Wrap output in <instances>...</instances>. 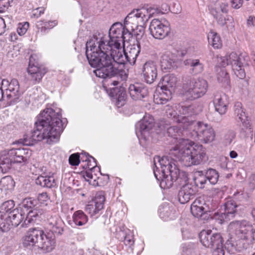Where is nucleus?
<instances>
[{
    "label": "nucleus",
    "instance_id": "f257e3e1",
    "mask_svg": "<svg viewBox=\"0 0 255 255\" xmlns=\"http://www.w3.org/2000/svg\"><path fill=\"white\" fill-rule=\"evenodd\" d=\"M128 29L121 23L112 25L109 32L110 40L103 37L94 36L86 44V55L89 64L97 69L94 71L96 76L103 79H110L118 76V81H113L111 85L121 83L118 93L117 106L120 108L126 103L127 80L128 74L123 69L128 61V53L125 46L124 35Z\"/></svg>",
    "mask_w": 255,
    "mask_h": 255
},
{
    "label": "nucleus",
    "instance_id": "f03ea898",
    "mask_svg": "<svg viewBox=\"0 0 255 255\" xmlns=\"http://www.w3.org/2000/svg\"><path fill=\"white\" fill-rule=\"evenodd\" d=\"M179 140L178 144L170 149L169 155L162 158L159 156L154 157L153 172L157 180H159L157 172L160 170L156 165V160L163 174L171 172V176L175 177L177 172L180 170L177 167V161H180L186 166H190L198 165L205 160L206 155L202 145L195 144L187 139L179 138Z\"/></svg>",
    "mask_w": 255,
    "mask_h": 255
},
{
    "label": "nucleus",
    "instance_id": "7ed1b4c3",
    "mask_svg": "<svg viewBox=\"0 0 255 255\" xmlns=\"http://www.w3.org/2000/svg\"><path fill=\"white\" fill-rule=\"evenodd\" d=\"M61 117L59 113L55 112L52 109H45L39 115L37 121L35 123L36 129L29 135H25L23 144L33 145L45 139L49 144L57 141L64 129Z\"/></svg>",
    "mask_w": 255,
    "mask_h": 255
},
{
    "label": "nucleus",
    "instance_id": "20e7f679",
    "mask_svg": "<svg viewBox=\"0 0 255 255\" xmlns=\"http://www.w3.org/2000/svg\"><path fill=\"white\" fill-rule=\"evenodd\" d=\"M201 111V108L197 104L182 106L179 113L171 106L165 107L167 117L172 122L180 124L183 129H192V126L198 122L194 120L193 116Z\"/></svg>",
    "mask_w": 255,
    "mask_h": 255
},
{
    "label": "nucleus",
    "instance_id": "39448f33",
    "mask_svg": "<svg viewBox=\"0 0 255 255\" xmlns=\"http://www.w3.org/2000/svg\"><path fill=\"white\" fill-rule=\"evenodd\" d=\"M207 81L202 79H188L183 85V95L189 100H193L203 96L207 92Z\"/></svg>",
    "mask_w": 255,
    "mask_h": 255
},
{
    "label": "nucleus",
    "instance_id": "423d86ee",
    "mask_svg": "<svg viewBox=\"0 0 255 255\" xmlns=\"http://www.w3.org/2000/svg\"><path fill=\"white\" fill-rule=\"evenodd\" d=\"M229 228L241 240L253 242L255 240V229L246 220L235 221L230 223Z\"/></svg>",
    "mask_w": 255,
    "mask_h": 255
},
{
    "label": "nucleus",
    "instance_id": "0eeeda50",
    "mask_svg": "<svg viewBox=\"0 0 255 255\" xmlns=\"http://www.w3.org/2000/svg\"><path fill=\"white\" fill-rule=\"evenodd\" d=\"M25 214L20 208H15L9 212L3 221L0 220V229L2 232L8 231L12 227H17L24 221Z\"/></svg>",
    "mask_w": 255,
    "mask_h": 255
},
{
    "label": "nucleus",
    "instance_id": "6e6552de",
    "mask_svg": "<svg viewBox=\"0 0 255 255\" xmlns=\"http://www.w3.org/2000/svg\"><path fill=\"white\" fill-rule=\"evenodd\" d=\"M226 60H223V66L231 65L235 74L240 79H243L245 77V72L243 68L245 64V57L243 54L238 55L235 52H232L226 56Z\"/></svg>",
    "mask_w": 255,
    "mask_h": 255
},
{
    "label": "nucleus",
    "instance_id": "1a4fd4ad",
    "mask_svg": "<svg viewBox=\"0 0 255 255\" xmlns=\"http://www.w3.org/2000/svg\"><path fill=\"white\" fill-rule=\"evenodd\" d=\"M155 122L153 117L149 114H145L143 118L135 125L136 134L144 140H147L153 131Z\"/></svg>",
    "mask_w": 255,
    "mask_h": 255
},
{
    "label": "nucleus",
    "instance_id": "9d476101",
    "mask_svg": "<svg viewBox=\"0 0 255 255\" xmlns=\"http://www.w3.org/2000/svg\"><path fill=\"white\" fill-rule=\"evenodd\" d=\"M1 87L5 91L6 98L9 105L17 103L21 95L19 92V83L16 79H12L10 82L7 79H3L0 82Z\"/></svg>",
    "mask_w": 255,
    "mask_h": 255
},
{
    "label": "nucleus",
    "instance_id": "9b49d317",
    "mask_svg": "<svg viewBox=\"0 0 255 255\" xmlns=\"http://www.w3.org/2000/svg\"><path fill=\"white\" fill-rule=\"evenodd\" d=\"M151 35L156 39H162L170 32V24L165 19L154 18L151 20L149 28Z\"/></svg>",
    "mask_w": 255,
    "mask_h": 255
},
{
    "label": "nucleus",
    "instance_id": "f8f14e48",
    "mask_svg": "<svg viewBox=\"0 0 255 255\" xmlns=\"http://www.w3.org/2000/svg\"><path fill=\"white\" fill-rule=\"evenodd\" d=\"M191 130H193L199 140L205 143L211 142L214 139V130L212 127L207 124L198 122L192 126Z\"/></svg>",
    "mask_w": 255,
    "mask_h": 255
},
{
    "label": "nucleus",
    "instance_id": "ddd939ff",
    "mask_svg": "<svg viewBox=\"0 0 255 255\" xmlns=\"http://www.w3.org/2000/svg\"><path fill=\"white\" fill-rule=\"evenodd\" d=\"M201 243L206 248H212L224 242L220 233H214L211 230H203L199 234Z\"/></svg>",
    "mask_w": 255,
    "mask_h": 255
},
{
    "label": "nucleus",
    "instance_id": "4468645a",
    "mask_svg": "<svg viewBox=\"0 0 255 255\" xmlns=\"http://www.w3.org/2000/svg\"><path fill=\"white\" fill-rule=\"evenodd\" d=\"M169 175L166 174V173L163 174L161 172V174L160 172H157L158 178L159 180H157L160 181V186L161 188L167 189L171 187L173 184L174 182L178 181V183L182 181H186L187 179V175L185 172L183 171L179 170V172L176 173V177H172L171 172H168Z\"/></svg>",
    "mask_w": 255,
    "mask_h": 255
},
{
    "label": "nucleus",
    "instance_id": "2eb2a0df",
    "mask_svg": "<svg viewBox=\"0 0 255 255\" xmlns=\"http://www.w3.org/2000/svg\"><path fill=\"white\" fill-rule=\"evenodd\" d=\"M36 55H31L29 58L27 72L31 76V80L34 84L39 83L46 71L44 68L38 66Z\"/></svg>",
    "mask_w": 255,
    "mask_h": 255
},
{
    "label": "nucleus",
    "instance_id": "dca6fc26",
    "mask_svg": "<svg viewBox=\"0 0 255 255\" xmlns=\"http://www.w3.org/2000/svg\"><path fill=\"white\" fill-rule=\"evenodd\" d=\"M44 237V232L39 228H30L26 232L23 239V245L25 247H37L38 243L42 240Z\"/></svg>",
    "mask_w": 255,
    "mask_h": 255
},
{
    "label": "nucleus",
    "instance_id": "f3484780",
    "mask_svg": "<svg viewBox=\"0 0 255 255\" xmlns=\"http://www.w3.org/2000/svg\"><path fill=\"white\" fill-rule=\"evenodd\" d=\"M238 206L234 200L231 198L227 199L223 204L224 212L221 213L219 219L222 222L231 220L235 216Z\"/></svg>",
    "mask_w": 255,
    "mask_h": 255
},
{
    "label": "nucleus",
    "instance_id": "a211bd4d",
    "mask_svg": "<svg viewBox=\"0 0 255 255\" xmlns=\"http://www.w3.org/2000/svg\"><path fill=\"white\" fill-rule=\"evenodd\" d=\"M105 201V197L103 192H98L96 193L95 199L93 200L94 204H90L87 205L85 208V211L91 217H93L103 209Z\"/></svg>",
    "mask_w": 255,
    "mask_h": 255
},
{
    "label": "nucleus",
    "instance_id": "6ab92c4d",
    "mask_svg": "<svg viewBox=\"0 0 255 255\" xmlns=\"http://www.w3.org/2000/svg\"><path fill=\"white\" fill-rule=\"evenodd\" d=\"M197 192V188L191 184H186L178 192V198L181 204H185L192 199Z\"/></svg>",
    "mask_w": 255,
    "mask_h": 255
},
{
    "label": "nucleus",
    "instance_id": "aec40b11",
    "mask_svg": "<svg viewBox=\"0 0 255 255\" xmlns=\"http://www.w3.org/2000/svg\"><path fill=\"white\" fill-rule=\"evenodd\" d=\"M142 74L144 79L147 83H152L157 76V70L156 64L152 61L146 62L143 66Z\"/></svg>",
    "mask_w": 255,
    "mask_h": 255
},
{
    "label": "nucleus",
    "instance_id": "412c9836",
    "mask_svg": "<svg viewBox=\"0 0 255 255\" xmlns=\"http://www.w3.org/2000/svg\"><path fill=\"white\" fill-rule=\"evenodd\" d=\"M234 114L236 120L238 122H241L243 126L246 128L250 126V120L246 113V110L244 108L241 102H237L235 103Z\"/></svg>",
    "mask_w": 255,
    "mask_h": 255
},
{
    "label": "nucleus",
    "instance_id": "4be33fe9",
    "mask_svg": "<svg viewBox=\"0 0 255 255\" xmlns=\"http://www.w3.org/2000/svg\"><path fill=\"white\" fill-rule=\"evenodd\" d=\"M144 33L143 27L140 25H137L135 24V28L131 26V28H128V47L130 46L137 45L140 46L139 40L141 39Z\"/></svg>",
    "mask_w": 255,
    "mask_h": 255
},
{
    "label": "nucleus",
    "instance_id": "5701e85b",
    "mask_svg": "<svg viewBox=\"0 0 255 255\" xmlns=\"http://www.w3.org/2000/svg\"><path fill=\"white\" fill-rule=\"evenodd\" d=\"M216 111L220 115L226 113L229 105L228 97L225 94L217 93L213 100Z\"/></svg>",
    "mask_w": 255,
    "mask_h": 255
},
{
    "label": "nucleus",
    "instance_id": "b1692460",
    "mask_svg": "<svg viewBox=\"0 0 255 255\" xmlns=\"http://www.w3.org/2000/svg\"><path fill=\"white\" fill-rule=\"evenodd\" d=\"M148 90L141 84H130L128 86V94L133 100H141L147 95Z\"/></svg>",
    "mask_w": 255,
    "mask_h": 255
},
{
    "label": "nucleus",
    "instance_id": "393cba45",
    "mask_svg": "<svg viewBox=\"0 0 255 255\" xmlns=\"http://www.w3.org/2000/svg\"><path fill=\"white\" fill-rule=\"evenodd\" d=\"M170 122L165 120H161L158 123V127L161 130H166L168 136L178 139L182 134V129L177 126H170Z\"/></svg>",
    "mask_w": 255,
    "mask_h": 255
},
{
    "label": "nucleus",
    "instance_id": "a878e982",
    "mask_svg": "<svg viewBox=\"0 0 255 255\" xmlns=\"http://www.w3.org/2000/svg\"><path fill=\"white\" fill-rule=\"evenodd\" d=\"M55 243L54 235L50 233L47 234L44 233V237H42V240H40V242L38 243L37 247L46 253H49L54 249Z\"/></svg>",
    "mask_w": 255,
    "mask_h": 255
},
{
    "label": "nucleus",
    "instance_id": "bb28decb",
    "mask_svg": "<svg viewBox=\"0 0 255 255\" xmlns=\"http://www.w3.org/2000/svg\"><path fill=\"white\" fill-rule=\"evenodd\" d=\"M45 213V210L42 208V206H38L30 210L26 215V218L21 225L23 228H26L31 223H33L37 217L42 215Z\"/></svg>",
    "mask_w": 255,
    "mask_h": 255
},
{
    "label": "nucleus",
    "instance_id": "cd10ccee",
    "mask_svg": "<svg viewBox=\"0 0 255 255\" xmlns=\"http://www.w3.org/2000/svg\"><path fill=\"white\" fill-rule=\"evenodd\" d=\"M177 82V78L173 74H167L164 76L158 83V87L160 89L166 91H170L172 93L173 88L175 86Z\"/></svg>",
    "mask_w": 255,
    "mask_h": 255
},
{
    "label": "nucleus",
    "instance_id": "c85d7f7f",
    "mask_svg": "<svg viewBox=\"0 0 255 255\" xmlns=\"http://www.w3.org/2000/svg\"><path fill=\"white\" fill-rule=\"evenodd\" d=\"M176 57L170 52L164 54L160 60L161 68L164 70H170L176 66Z\"/></svg>",
    "mask_w": 255,
    "mask_h": 255
},
{
    "label": "nucleus",
    "instance_id": "c756f323",
    "mask_svg": "<svg viewBox=\"0 0 255 255\" xmlns=\"http://www.w3.org/2000/svg\"><path fill=\"white\" fill-rule=\"evenodd\" d=\"M186 66L190 67V72L193 75H197L202 73L204 70V65L199 59H189L184 61Z\"/></svg>",
    "mask_w": 255,
    "mask_h": 255
},
{
    "label": "nucleus",
    "instance_id": "7c9ffc66",
    "mask_svg": "<svg viewBox=\"0 0 255 255\" xmlns=\"http://www.w3.org/2000/svg\"><path fill=\"white\" fill-rule=\"evenodd\" d=\"M11 156L8 155V151H4L0 156V171L2 173H7L11 168L13 163Z\"/></svg>",
    "mask_w": 255,
    "mask_h": 255
},
{
    "label": "nucleus",
    "instance_id": "2f4dec72",
    "mask_svg": "<svg viewBox=\"0 0 255 255\" xmlns=\"http://www.w3.org/2000/svg\"><path fill=\"white\" fill-rule=\"evenodd\" d=\"M36 183L40 186L46 188H53L56 186L57 184L53 176H40L36 179Z\"/></svg>",
    "mask_w": 255,
    "mask_h": 255
},
{
    "label": "nucleus",
    "instance_id": "473e14b6",
    "mask_svg": "<svg viewBox=\"0 0 255 255\" xmlns=\"http://www.w3.org/2000/svg\"><path fill=\"white\" fill-rule=\"evenodd\" d=\"M161 92L159 94L154 95V101L157 104H163L166 103L169 100L171 99V95L170 91L163 90L161 89Z\"/></svg>",
    "mask_w": 255,
    "mask_h": 255
},
{
    "label": "nucleus",
    "instance_id": "72a5a7b5",
    "mask_svg": "<svg viewBox=\"0 0 255 255\" xmlns=\"http://www.w3.org/2000/svg\"><path fill=\"white\" fill-rule=\"evenodd\" d=\"M191 212L192 214L196 218H200L201 220H207L210 215L205 210L204 207H194L191 206Z\"/></svg>",
    "mask_w": 255,
    "mask_h": 255
},
{
    "label": "nucleus",
    "instance_id": "f704fd0d",
    "mask_svg": "<svg viewBox=\"0 0 255 255\" xmlns=\"http://www.w3.org/2000/svg\"><path fill=\"white\" fill-rule=\"evenodd\" d=\"M73 220L76 225L81 226L87 223L88 218L82 211L78 210L74 213Z\"/></svg>",
    "mask_w": 255,
    "mask_h": 255
},
{
    "label": "nucleus",
    "instance_id": "c9c22d12",
    "mask_svg": "<svg viewBox=\"0 0 255 255\" xmlns=\"http://www.w3.org/2000/svg\"><path fill=\"white\" fill-rule=\"evenodd\" d=\"M204 171L206 174V178H207L208 181L210 184L215 185L218 182L219 174L216 169L210 168Z\"/></svg>",
    "mask_w": 255,
    "mask_h": 255
},
{
    "label": "nucleus",
    "instance_id": "e433bc0d",
    "mask_svg": "<svg viewBox=\"0 0 255 255\" xmlns=\"http://www.w3.org/2000/svg\"><path fill=\"white\" fill-rule=\"evenodd\" d=\"M14 203L13 200H8L3 202L0 207V212L2 215V218L3 220L4 218L7 216L9 212L12 210L14 209Z\"/></svg>",
    "mask_w": 255,
    "mask_h": 255
},
{
    "label": "nucleus",
    "instance_id": "4c0bfd02",
    "mask_svg": "<svg viewBox=\"0 0 255 255\" xmlns=\"http://www.w3.org/2000/svg\"><path fill=\"white\" fill-rule=\"evenodd\" d=\"M130 50L128 51V63L131 65H134L135 63L137 57L138 56L140 51V46L135 45L134 46H130Z\"/></svg>",
    "mask_w": 255,
    "mask_h": 255
},
{
    "label": "nucleus",
    "instance_id": "58836bf2",
    "mask_svg": "<svg viewBox=\"0 0 255 255\" xmlns=\"http://www.w3.org/2000/svg\"><path fill=\"white\" fill-rule=\"evenodd\" d=\"M208 41L211 43L213 47L218 49L222 46V41L220 37L217 33L211 32L208 36Z\"/></svg>",
    "mask_w": 255,
    "mask_h": 255
},
{
    "label": "nucleus",
    "instance_id": "ea45409f",
    "mask_svg": "<svg viewBox=\"0 0 255 255\" xmlns=\"http://www.w3.org/2000/svg\"><path fill=\"white\" fill-rule=\"evenodd\" d=\"M0 185L4 190H11L14 187L15 182L11 176H6L1 179Z\"/></svg>",
    "mask_w": 255,
    "mask_h": 255
},
{
    "label": "nucleus",
    "instance_id": "a19ab883",
    "mask_svg": "<svg viewBox=\"0 0 255 255\" xmlns=\"http://www.w3.org/2000/svg\"><path fill=\"white\" fill-rule=\"evenodd\" d=\"M198 175L195 178V183L197 186H199L200 188H203L205 185L208 181L206 178V174L204 171H199L197 172Z\"/></svg>",
    "mask_w": 255,
    "mask_h": 255
},
{
    "label": "nucleus",
    "instance_id": "79ce46f5",
    "mask_svg": "<svg viewBox=\"0 0 255 255\" xmlns=\"http://www.w3.org/2000/svg\"><path fill=\"white\" fill-rule=\"evenodd\" d=\"M218 8L215 7L212 8L211 12L214 17L217 20L218 23L222 26L225 25L227 23V20L228 19L226 18L220 11H218Z\"/></svg>",
    "mask_w": 255,
    "mask_h": 255
},
{
    "label": "nucleus",
    "instance_id": "37998d69",
    "mask_svg": "<svg viewBox=\"0 0 255 255\" xmlns=\"http://www.w3.org/2000/svg\"><path fill=\"white\" fill-rule=\"evenodd\" d=\"M141 17L143 20L146 18L145 8L133 9L131 11L128 13L129 19H135Z\"/></svg>",
    "mask_w": 255,
    "mask_h": 255
},
{
    "label": "nucleus",
    "instance_id": "c03bdc74",
    "mask_svg": "<svg viewBox=\"0 0 255 255\" xmlns=\"http://www.w3.org/2000/svg\"><path fill=\"white\" fill-rule=\"evenodd\" d=\"M39 26H41V32H45L46 29H50L56 26L58 22L56 20L48 21L44 22V20H40L37 22Z\"/></svg>",
    "mask_w": 255,
    "mask_h": 255
},
{
    "label": "nucleus",
    "instance_id": "a18cd8bd",
    "mask_svg": "<svg viewBox=\"0 0 255 255\" xmlns=\"http://www.w3.org/2000/svg\"><path fill=\"white\" fill-rule=\"evenodd\" d=\"M37 200L33 199L31 198H25L23 201L22 207L24 209L30 210L37 206Z\"/></svg>",
    "mask_w": 255,
    "mask_h": 255
},
{
    "label": "nucleus",
    "instance_id": "49530a36",
    "mask_svg": "<svg viewBox=\"0 0 255 255\" xmlns=\"http://www.w3.org/2000/svg\"><path fill=\"white\" fill-rule=\"evenodd\" d=\"M17 155H20L25 161H27L31 155V151L28 148H19L13 149Z\"/></svg>",
    "mask_w": 255,
    "mask_h": 255
},
{
    "label": "nucleus",
    "instance_id": "de8ad7c7",
    "mask_svg": "<svg viewBox=\"0 0 255 255\" xmlns=\"http://www.w3.org/2000/svg\"><path fill=\"white\" fill-rule=\"evenodd\" d=\"M217 79L220 83L228 84L229 81V74L224 69H221L217 74Z\"/></svg>",
    "mask_w": 255,
    "mask_h": 255
},
{
    "label": "nucleus",
    "instance_id": "09e8293b",
    "mask_svg": "<svg viewBox=\"0 0 255 255\" xmlns=\"http://www.w3.org/2000/svg\"><path fill=\"white\" fill-rule=\"evenodd\" d=\"M8 155H9L12 157V162L13 163H22L25 162L26 161L24 160V158L21 156L20 155H17L16 151L13 149H11L8 151Z\"/></svg>",
    "mask_w": 255,
    "mask_h": 255
},
{
    "label": "nucleus",
    "instance_id": "8fccbe9b",
    "mask_svg": "<svg viewBox=\"0 0 255 255\" xmlns=\"http://www.w3.org/2000/svg\"><path fill=\"white\" fill-rule=\"evenodd\" d=\"M162 13L161 10L158 8H154L152 7H149L145 9V15L146 17L147 16L146 20H147L151 17L154 16L156 15Z\"/></svg>",
    "mask_w": 255,
    "mask_h": 255
},
{
    "label": "nucleus",
    "instance_id": "3c124183",
    "mask_svg": "<svg viewBox=\"0 0 255 255\" xmlns=\"http://www.w3.org/2000/svg\"><path fill=\"white\" fill-rule=\"evenodd\" d=\"M211 249L212 250V255H225L223 242H220L219 245H217Z\"/></svg>",
    "mask_w": 255,
    "mask_h": 255
},
{
    "label": "nucleus",
    "instance_id": "603ef678",
    "mask_svg": "<svg viewBox=\"0 0 255 255\" xmlns=\"http://www.w3.org/2000/svg\"><path fill=\"white\" fill-rule=\"evenodd\" d=\"M29 27V23L24 22L19 23L17 25V32L19 35H23L27 31Z\"/></svg>",
    "mask_w": 255,
    "mask_h": 255
},
{
    "label": "nucleus",
    "instance_id": "864d4df0",
    "mask_svg": "<svg viewBox=\"0 0 255 255\" xmlns=\"http://www.w3.org/2000/svg\"><path fill=\"white\" fill-rule=\"evenodd\" d=\"M86 158L85 159V161L88 162V168H93L97 166L96 160L93 156L89 155L87 152H84Z\"/></svg>",
    "mask_w": 255,
    "mask_h": 255
},
{
    "label": "nucleus",
    "instance_id": "5fc2aeb1",
    "mask_svg": "<svg viewBox=\"0 0 255 255\" xmlns=\"http://www.w3.org/2000/svg\"><path fill=\"white\" fill-rule=\"evenodd\" d=\"M69 162L71 165H78L80 162L79 154L77 153L71 154L69 158Z\"/></svg>",
    "mask_w": 255,
    "mask_h": 255
},
{
    "label": "nucleus",
    "instance_id": "6e6d98bb",
    "mask_svg": "<svg viewBox=\"0 0 255 255\" xmlns=\"http://www.w3.org/2000/svg\"><path fill=\"white\" fill-rule=\"evenodd\" d=\"M236 137V133L233 130L228 131L225 135V142L226 145H230Z\"/></svg>",
    "mask_w": 255,
    "mask_h": 255
},
{
    "label": "nucleus",
    "instance_id": "4d7b16f0",
    "mask_svg": "<svg viewBox=\"0 0 255 255\" xmlns=\"http://www.w3.org/2000/svg\"><path fill=\"white\" fill-rule=\"evenodd\" d=\"M51 226L50 231L52 233L57 234V235L62 234L63 229L57 222L54 224H51Z\"/></svg>",
    "mask_w": 255,
    "mask_h": 255
},
{
    "label": "nucleus",
    "instance_id": "13d9d810",
    "mask_svg": "<svg viewBox=\"0 0 255 255\" xmlns=\"http://www.w3.org/2000/svg\"><path fill=\"white\" fill-rule=\"evenodd\" d=\"M37 199L41 204H45L46 205V202L49 200L50 198L46 192H43L38 195Z\"/></svg>",
    "mask_w": 255,
    "mask_h": 255
},
{
    "label": "nucleus",
    "instance_id": "bf43d9fd",
    "mask_svg": "<svg viewBox=\"0 0 255 255\" xmlns=\"http://www.w3.org/2000/svg\"><path fill=\"white\" fill-rule=\"evenodd\" d=\"M229 4L227 2H221L216 5L215 7H217L218 11H220L222 13H227L228 12Z\"/></svg>",
    "mask_w": 255,
    "mask_h": 255
},
{
    "label": "nucleus",
    "instance_id": "052dcab7",
    "mask_svg": "<svg viewBox=\"0 0 255 255\" xmlns=\"http://www.w3.org/2000/svg\"><path fill=\"white\" fill-rule=\"evenodd\" d=\"M243 0H231V5L234 8H239L243 3Z\"/></svg>",
    "mask_w": 255,
    "mask_h": 255
},
{
    "label": "nucleus",
    "instance_id": "680f3d73",
    "mask_svg": "<svg viewBox=\"0 0 255 255\" xmlns=\"http://www.w3.org/2000/svg\"><path fill=\"white\" fill-rule=\"evenodd\" d=\"M6 25L3 18L0 17V35H1L5 32Z\"/></svg>",
    "mask_w": 255,
    "mask_h": 255
},
{
    "label": "nucleus",
    "instance_id": "e2e57ef3",
    "mask_svg": "<svg viewBox=\"0 0 255 255\" xmlns=\"http://www.w3.org/2000/svg\"><path fill=\"white\" fill-rule=\"evenodd\" d=\"M249 185L251 189L255 188V174H252L249 178Z\"/></svg>",
    "mask_w": 255,
    "mask_h": 255
},
{
    "label": "nucleus",
    "instance_id": "0e129e2a",
    "mask_svg": "<svg viewBox=\"0 0 255 255\" xmlns=\"http://www.w3.org/2000/svg\"><path fill=\"white\" fill-rule=\"evenodd\" d=\"M44 9L43 7H38L34 10L33 15L36 17H39L44 13Z\"/></svg>",
    "mask_w": 255,
    "mask_h": 255
},
{
    "label": "nucleus",
    "instance_id": "69168bd1",
    "mask_svg": "<svg viewBox=\"0 0 255 255\" xmlns=\"http://www.w3.org/2000/svg\"><path fill=\"white\" fill-rule=\"evenodd\" d=\"M205 204L204 201L201 199H196L194 202L192 204L191 206H194V207H203V205Z\"/></svg>",
    "mask_w": 255,
    "mask_h": 255
},
{
    "label": "nucleus",
    "instance_id": "338daca9",
    "mask_svg": "<svg viewBox=\"0 0 255 255\" xmlns=\"http://www.w3.org/2000/svg\"><path fill=\"white\" fill-rule=\"evenodd\" d=\"M248 26H255V17L250 16L247 20Z\"/></svg>",
    "mask_w": 255,
    "mask_h": 255
},
{
    "label": "nucleus",
    "instance_id": "774afa93",
    "mask_svg": "<svg viewBox=\"0 0 255 255\" xmlns=\"http://www.w3.org/2000/svg\"><path fill=\"white\" fill-rule=\"evenodd\" d=\"M230 156L232 158H235L237 157L238 153L236 151L233 150L230 152Z\"/></svg>",
    "mask_w": 255,
    "mask_h": 255
}]
</instances>
